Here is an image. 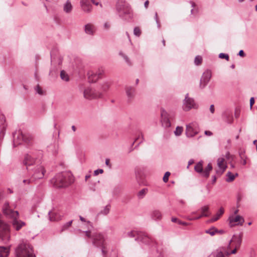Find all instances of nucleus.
Masks as SVG:
<instances>
[{
    "label": "nucleus",
    "instance_id": "f257e3e1",
    "mask_svg": "<svg viewBox=\"0 0 257 257\" xmlns=\"http://www.w3.org/2000/svg\"><path fill=\"white\" fill-rule=\"evenodd\" d=\"M74 181L72 174L70 172H63L55 175L51 180L50 183L56 188L66 187Z\"/></svg>",
    "mask_w": 257,
    "mask_h": 257
},
{
    "label": "nucleus",
    "instance_id": "f03ea898",
    "mask_svg": "<svg viewBox=\"0 0 257 257\" xmlns=\"http://www.w3.org/2000/svg\"><path fill=\"white\" fill-rule=\"evenodd\" d=\"M3 211L5 215L7 217L12 218V225L15 229L18 231L23 226H25L26 223L20 220H19V212L18 211H14L11 208L9 203L6 202L3 207Z\"/></svg>",
    "mask_w": 257,
    "mask_h": 257
},
{
    "label": "nucleus",
    "instance_id": "7ed1b4c3",
    "mask_svg": "<svg viewBox=\"0 0 257 257\" xmlns=\"http://www.w3.org/2000/svg\"><path fill=\"white\" fill-rule=\"evenodd\" d=\"M125 237H135V240L138 241L142 245L143 244L153 246L155 242L153 238L149 237L146 233L137 230H132L127 232L125 234Z\"/></svg>",
    "mask_w": 257,
    "mask_h": 257
},
{
    "label": "nucleus",
    "instance_id": "20e7f679",
    "mask_svg": "<svg viewBox=\"0 0 257 257\" xmlns=\"http://www.w3.org/2000/svg\"><path fill=\"white\" fill-rule=\"evenodd\" d=\"M42 153L40 151L30 152L27 154L23 160V164L26 166L28 171L30 172L31 168L40 163Z\"/></svg>",
    "mask_w": 257,
    "mask_h": 257
},
{
    "label": "nucleus",
    "instance_id": "39448f33",
    "mask_svg": "<svg viewBox=\"0 0 257 257\" xmlns=\"http://www.w3.org/2000/svg\"><path fill=\"white\" fill-rule=\"evenodd\" d=\"M85 235L89 238H92L93 244L96 247L101 248V252L103 255L107 253L106 243L105 241L104 236L101 233H93L92 237L90 231H85Z\"/></svg>",
    "mask_w": 257,
    "mask_h": 257
},
{
    "label": "nucleus",
    "instance_id": "423d86ee",
    "mask_svg": "<svg viewBox=\"0 0 257 257\" xmlns=\"http://www.w3.org/2000/svg\"><path fill=\"white\" fill-rule=\"evenodd\" d=\"M16 257H35L32 246L29 243L22 242L16 249Z\"/></svg>",
    "mask_w": 257,
    "mask_h": 257
},
{
    "label": "nucleus",
    "instance_id": "0eeeda50",
    "mask_svg": "<svg viewBox=\"0 0 257 257\" xmlns=\"http://www.w3.org/2000/svg\"><path fill=\"white\" fill-rule=\"evenodd\" d=\"M13 138L14 147H16L23 143L27 145L31 144L33 140V137L31 135H24L20 131L13 133Z\"/></svg>",
    "mask_w": 257,
    "mask_h": 257
},
{
    "label": "nucleus",
    "instance_id": "6e6552de",
    "mask_svg": "<svg viewBox=\"0 0 257 257\" xmlns=\"http://www.w3.org/2000/svg\"><path fill=\"white\" fill-rule=\"evenodd\" d=\"M117 9L119 13V16L124 19L130 20L133 18L132 10L130 6L127 4H118Z\"/></svg>",
    "mask_w": 257,
    "mask_h": 257
},
{
    "label": "nucleus",
    "instance_id": "1a4fd4ad",
    "mask_svg": "<svg viewBox=\"0 0 257 257\" xmlns=\"http://www.w3.org/2000/svg\"><path fill=\"white\" fill-rule=\"evenodd\" d=\"M83 96L88 99H97L103 97L102 92H100L98 89L91 87H86L83 91Z\"/></svg>",
    "mask_w": 257,
    "mask_h": 257
},
{
    "label": "nucleus",
    "instance_id": "9d476101",
    "mask_svg": "<svg viewBox=\"0 0 257 257\" xmlns=\"http://www.w3.org/2000/svg\"><path fill=\"white\" fill-rule=\"evenodd\" d=\"M31 171H32V172L30 173L32 175V179L34 180L42 179L46 172L44 166L40 163L35 165L33 168H31Z\"/></svg>",
    "mask_w": 257,
    "mask_h": 257
},
{
    "label": "nucleus",
    "instance_id": "9b49d317",
    "mask_svg": "<svg viewBox=\"0 0 257 257\" xmlns=\"http://www.w3.org/2000/svg\"><path fill=\"white\" fill-rule=\"evenodd\" d=\"M200 132L199 124L196 122H192L186 125L185 134L187 138H192Z\"/></svg>",
    "mask_w": 257,
    "mask_h": 257
},
{
    "label": "nucleus",
    "instance_id": "f8f14e48",
    "mask_svg": "<svg viewBox=\"0 0 257 257\" xmlns=\"http://www.w3.org/2000/svg\"><path fill=\"white\" fill-rule=\"evenodd\" d=\"M200 210L201 212V214L196 217H192V215L196 213V212H191L190 215L187 216L186 218L189 220H194L200 219L202 217H208L210 215V212L209 211V207L208 206H204L202 207Z\"/></svg>",
    "mask_w": 257,
    "mask_h": 257
},
{
    "label": "nucleus",
    "instance_id": "ddd939ff",
    "mask_svg": "<svg viewBox=\"0 0 257 257\" xmlns=\"http://www.w3.org/2000/svg\"><path fill=\"white\" fill-rule=\"evenodd\" d=\"M104 73L103 69H98L96 71L90 70L87 73L88 79L89 82H95Z\"/></svg>",
    "mask_w": 257,
    "mask_h": 257
},
{
    "label": "nucleus",
    "instance_id": "4468645a",
    "mask_svg": "<svg viewBox=\"0 0 257 257\" xmlns=\"http://www.w3.org/2000/svg\"><path fill=\"white\" fill-rule=\"evenodd\" d=\"M228 221L229 226L232 227L236 225H242L244 219L240 215H231L228 218Z\"/></svg>",
    "mask_w": 257,
    "mask_h": 257
},
{
    "label": "nucleus",
    "instance_id": "2eb2a0df",
    "mask_svg": "<svg viewBox=\"0 0 257 257\" xmlns=\"http://www.w3.org/2000/svg\"><path fill=\"white\" fill-rule=\"evenodd\" d=\"M183 109L184 111H187L195 107V103L194 100L191 97H189V94L187 93L185 96V98L183 100Z\"/></svg>",
    "mask_w": 257,
    "mask_h": 257
},
{
    "label": "nucleus",
    "instance_id": "dca6fc26",
    "mask_svg": "<svg viewBox=\"0 0 257 257\" xmlns=\"http://www.w3.org/2000/svg\"><path fill=\"white\" fill-rule=\"evenodd\" d=\"M211 71L210 70H206L202 74L200 81V87L204 88L208 84L211 77Z\"/></svg>",
    "mask_w": 257,
    "mask_h": 257
},
{
    "label": "nucleus",
    "instance_id": "f3484780",
    "mask_svg": "<svg viewBox=\"0 0 257 257\" xmlns=\"http://www.w3.org/2000/svg\"><path fill=\"white\" fill-rule=\"evenodd\" d=\"M227 248L226 247L220 246L214 250L210 254L212 257H226L228 256Z\"/></svg>",
    "mask_w": 257,
    "mask_h": 257
},
{
    "label": "nucleus",
    "instance_id": "a211bd4d",
    "mask_svg": "<svg viewBox=\"0 0 257 257\" xmlns=\"http://www.w3.org/2000/svg\"><path fill=\"white\" fill-rule=\"evenodd\" d=\"M161 122L163 126L165 127H169L171 126V122L170 121V117L168 113L163 108L161 109Z\"/></svg>",
    "mask_w": 257,
    "mask_h": 257
},
{
    "label": "nucleus",
    "instance_id": "6ab92c4d",
    "mask_svg": "<svg viewBox=\"0 0 257 257\" xmlns=\"http://www.w3.org/2000/svg\"><path fill=\"white\" fill-rule=\"evenodd\" d=\"M233 242V245L236 248H239L242 242V236L240 234L233 235L232 238L229 240L227 248L228 249L231 247V243Z\"/></svg>",
    "mask_w": 257,
    "mask_h": 257
},
{
    "label": "nucleus",
    "instance_id": "aec40b11",
    "mask_svg": "<svg viewBox=\"0 0 257 257\" xmlns=\"http://www.w3.org/2000/svg\"><path fill=\"white\" fill-rule=\"evenodd\" d=\"M5 117L3 114L0 115V127L1 130L0 132V140L3 139L5 134V130L6 125L5 124Z\"/></svg>",
    "mask_w": 257,
    "mask_h": 257
},
{
    "label": "nucleus",
    "instance_id": "412c9836",
    "mask_svg": "<svg viewBox=\"0 0 257 257\" xmlns=\"http://www.w3.org/2000/svg\"><path fill=\"white\" fill-rule=\"evenodd\" d=\"M217 166L218 168L221 170V173L224 172L227 168L226 163L225 161V159L223 157H220L217 159Z\"/></svg>",
    "mask_w": 257,
    "mask_h": 257
},
{
    "label": "nucleus",
    "instance_id": "4be33fe9",
    "mask_svg": "<svg viewBox=\"0 0 257 257\" xmlns=\"http://www.w3.org/2000/svg\"><path fill=\"white\" fill-rule=\"evenodd\" d=\"M126 94L129 100H132L135 94V89L132 86H126L125 87Z\"/></svg>",
    "mask_w": 257,
    "mask_h": 257
},
{
    "label": "nucleus",
    "instance_id": "5701e85b",
    "mask_svg": "<svg viewBox=\"0 0 257 257\" xmlns=\"http://www.w3.org/2000/svg\"><path fill=\"white\" fill-rule=\"evenodd\" d=\"M152 218L155 220H160L162 219V214L159 210H154L151 213Z\"/></svg>",
    "mask_w": 257,
    "mask_h": 257
},
{
    "label": "nucleus",
    "instance_id": "b1692460",
    "mask_svg": "<svg viewBox=\"0 0 257 257\" xmlns=\"http://www.w3.org/2000/svg\"><path fill=\"white\" fill-rule=\"evenodd\" d=\"M84 31L86 34L93 35L95 31V27L91 24H87L84 26Z\"/></svg>",
    "mask_w": 257,
    "mask_h": 257
},
{
    "label": "nucleus",
    "instance_id": "393cba45",
    "mask_svg": "<svg viewBox=\"0 0 257 257\" xmlns=\"http://www.w3.org/2000/svg\"><path fill=\"white\" fill-rule=\"evenodd\" d=\"M73 9V6L70 1L68 0L63 6V11L66 13H70Z\"/></svg>",
    "mask_w": 257,
    "mask_h": 257
},
{
    "label": "nucleus",
    "instance_id": "a878e982",
    "mask_svg": "<svg viewBox=\"0 0 257 257\" xmlns=\"http://www.w3.org/2000/svg\"><path fill=\"white\" fill-rule=\"evenodd\" d=\"M9 253V247L0 246V257H7Z\"/></svg>",
    "mask_w": 257,
    "mask_h": 257
},
{
    "label": "nucleus",
    "instance_id": "bb28decb",
    "mask_svg": "<svg viewBox=\"0 0 257 257\" xmlns=\"http://www.w3.org/2000/svg\"><path fill=\"white\" fill-rule=\"evenodd\" d=\"M110 86V84L108 82H106L103 83L102 84L100 85L98 88V90H99L100 92H102L103 96L104 95V93L106 92L109 89Z\"/></svg>",
    "mask_w": 257,
    "mask_h": 257
},
{
    "label": "nucleus",
    "instance_id": "cd10ccee",
    "mask_svg": "<svg viewBox=\"0 0 257 257\" xmlns=\"http://www.w3.org/2000/svg\"><path fill=\"white\" fill-rule=\"evenodd\" d=\"M194 170L199 173H201L203 176V162L202 161L199 162L194 167Z\"/></svg>",
    "mask_w": 257,
    "mask_h": 257
},
{
    "label": "nucleus",
    "instance_id": "c85d7f7f",
    "mask_svg": "<svg viewBox=\"0 0 257 257\" xmlns=\"http://www.w3.org/2000/svg\"><path fill=\"white\" fill-rule=\"evenodd\" d=\"M48 215L50 221H55L60 219V216L55 212L49 211Z\"/></svg>",
    "mask_w": 257,
    "mask_h": 257
},
{
    "label": "nucleus",
    "instance_id": "c756f323",
    "mask_svg": "<svg viewBox=\"0 0 257 257\" xmlns=\"http://www.w3.org/2000/svg\"><path fill=\"white\" fill-rule=\"evenodd\" d=\"M223 209L222 208H220L218 211L216 213L215 216L211 219V222H214L220 218V217L223 214Z\"/></svg>",
    "mask_w": 257,
    "mask_h": 257
},
{
    "label": "nucleus",
    "instance_id": "7c9ffc66",
    "mask_svg": "<svg viewBox=\"0 0 257 257\" xmlns=\"http://www.w3.org/2000/svg\"><path fill=\"white\" fill-rule=\"evenodd\" d=\"M227 178L226 179V181L227 182H232L236 176H238L237 173H235L234 175L232 174L231 172H228L226 175Z\"/></svg>",
    "mask_w": 257,
    "mask_h": 257
},
{
    "label": "nucleus",
    "instance_id": "2f4dec72",
    "mask_svg": "<svg viewBox=\"0 0 257 257\" xmlns=\"http://www.w3.org/2000/svg\"><path fill=\"white\" fill-rule=\"evenodd\" d=\"M82 10L86 13H90L92 10V6L87 3H81Z\"/></svg>",
    "mask_w": 257,
    "mask_h": 257
},
{
    "label": "nucleus",
    "instance_id": "473e14b6",
    "mask_svg": "<svg viewBox=\"0 0 257 257\" xmlns=\"http://www.w3.org/2000/svg\"><path fill=\"white\" fill-rule=\"evenodd\" d=\"M212 169V165L210 163H209L206 167V168L204 170H203V176L205 177L206 178H207L209 176L210 171Z\"/></svg>",
    "mask_w": 257,
    "mask_h": 257
},
{
    "label": "nucleus",
    "instance_id": "72a5a7b5",
    "mask_svg": "<svg viewBox=\"0 0 257 257\" xmlns=\"http://www.w3.org/2000/svg\"><path fill=\"white\" fill-rule=\"evenodd\" d=\"M110 209V205H107L99 212V214H102L104 215H107L109 212Z\"/></svg>",
    "mask_w": 257,
    "mask_h": 257
},
{
    "label": "nucleus",
    "instance_id": "f704fd0d",
    "mask_svg": "<svg viewBox=\"0 0 257 257\" xmlns=\"http://www.w3.org/2000/svg\"><path fill=\"white\" fill-rule=\"evenodd\" d=\"M218 230L215 228V227H212L209 229H207L205 230V233L210 234L211 236L214 235L216 233H217Z\"/></svg>",
    "mask_w": 257,
    "mask_h": 257
},
{
    "label": "nucleus",
    "instance_id": "c9c22d12",
    "mask_svg": "<svg viewBox=\"0 0 257 257\" xmlns=\"http://www.w3.org/2000/svg\"><path fill=\"white\" fill-rule=\"evenodd\" d=\"M60 77L62 80L65 81H68L69 80V77L67 74L64 70H62L61 71Z\"/></svg>",
    "mask_w": 257,
    "mask_h": 257
},
{
    "label": "nucleus",
    "instance_id": "e433bc0d",
    "mask_svg": "<svg viewBox=\"0 0 257 257\" xmlns=\"http://www.w3.org/2000/svg\"><path fill=\"white\" fill-rule=\"evenodd\" d=\"M183 130L182 126H177L176 130L174 132V134L176 136H179L181 135Z\"/></svg>",
    "mask_w": 257,
    "mask_h": 257
},
{
    "label": "nucleus",
    "instance_id": "4c0bfd02",
    "mask_svg": "<svg viewBox=\"0 0 257 257\" xmlns=\"http://www.w3.org/2000/svg\"><path fill=\"white\" fill-rule=\"evenodd\" d=\"M119 55L124 59L127 65H131V62L127 56L124 54L122 52H120Z\"/></svg>",
    "mask_w": 257,
    "mask_h": 257
},
{
    "label": "nucleus",
    "instance_id": "58836bf2",
    "mask_svg": "<svg viewBox=\"0 0 257 257\" xmlns=\"http://www.w3.org/2000/svg\"><path fill=\"white\" fill-rule=\"evenodd\" d=\"M35 90L36 92L40 95H43L45 93L44 91L41 89L39 84H38L36 86V87L35 88Z\"/></svg>",
    "mask_w": 257,
    "mask_h": 257
},
{
    "label": "nucleus",
    "instance_id": "ea45409f",
    "mask_svg": "<svg viewBox=\"0 0 257 257\" xmlns=\"http://www.w3.org/2000/svg\"><path fill=\"white\" fill-rule=\"evenodd\" d=\"M202 57L200 56H197L195 58L194 63L196 65H200L202 62Z\"/></svg>",
    "mask_w": 257,
    "mask_h": 257
},
{
    "label": "nucleus",
    "instance_id": "a19ab883",
    "mask_svg": "<svg viewBox=\"0 0 257 257\" xmlns=\"http://www.w3.org/2000/svg\"><path fill=\"white\" fill-rule=\"evenodd\" d=\"M134 34L135 36L137 37H139L141 34V31L140 28L138 27H136L134 29Z\"/></svg>",
    "mask_w": 257,
    "mask_h": 257
},
{
    "label": "nucleus",
    "instance_id": "79ce46f5",
    "mask_svg": "<svg viewBox=\"0 0 257 257\" xmlns=\"http://www.w3.org/2000/svg\"><path fill=\"white\" fill-rule=\"evenodd\" d=\"M147 189H143L142 190H141L140 191H139V192L138 193V197L140 198H142L144 197V195H145V194L146 193V192H147Z\"/></svg>",
    "mask_w": 257,
    "mask_h": 257
},
{
    "label": "nucleus",
    "instance_id": "37998d69",
    "mask_svg": "<svg viewBox=\"0 0 257 257\" xmlns=\"http://www.w3.org/2000/svg\"><path fill=\"white\" fill-rule=\"evenodd\" d=\"M170 173L169 172H166L163 177V181L165 183L167 182L169 180V177L170 175Z\"/></svg>",
    "mask_w": 257,
    "mask_h": 257
},
{
    "label": "nucleus",
    "instance_id": "c03bdc74",
    "mask_svg": "<svg viewBox=\"0 0 257 257\" xmlns=\"http://www.w3.org/2000/svg\"><path fill=\"white\" fill-rule=\"evenodd\" d=\"M219 58L221 59H225L227 61L229 60V56L225 53H220L219 54Z\"/></svg>",
    "mask_w": 257,
    "mask_h": 257
},
{
    "label": "nucleus",
    "instance_id": "a18cd8bd",
    "mask_svg": "<svg viewBox=\"0 0 257 257\" xmlns=\"http://www.w3.org/2000/svg\"><path fill=\"white\" fill-rule=\"evenodd\" d=\"M72 220H71L69 222H68L67 223H66L63 227V230L64 229H67V228H68L69 226H70L72 224Z\"/></svg>",
    "mask_w": 257,
    "mask_h": 257
},
{
    "label": "nucleus",
    "instance_id": "49530a36",
    "mask_svg": "<svg viewBox=\"0 0 257 257\" xmlns=\"http://www.w3.org/2000/svg\"><path fill=\"white\" fill-rule=\"evenodd\" d=\"M256 255V252L254 249L251 248L249 252V257H254Z\"/></svg>",
    "mask_w": 257,
    "mask_h": 257
},
{
    "label": "nucleus",
    "instance_id": "de8ad7c7",
    "mask_svg": "<svg viewBox=\"0 0 257 257\" xmlns=\"http://www.w3.org/2000/svg\"><path fill=\"white\" fill-rule=\"evenodd\" d=\"M103 172V170L102 169H97V170H96L94 171V176H97L98 175L99 173L101 174Z\"/></svg>",
    "mask_w": 257,
    "mask_h": 257
},
{
    "label": "nucleus",
    "instance_id": "09e8293b",
    "mask_svg": "<svg viewBox=\"0 0 257 257\" xmlns=\"http://www.w3.org/2000/svg\"><path fill=\"white\" fill-rule=\"evenodd\" d=\"M155 19L156 22V23H157V24L158 27L159 28H160L161 25H160V22H159V19H158V15H157V13H155Z\"/></svg>",
    "mask_w": 257,
    "mask_h": 257
},
{
    "label": "nucleus",
    "instance_id": "8fccbe9b",
    "mask_svg": "<svg viewBox=\"0 0 257 257\" xmlns=\"http://www.w3.org/2000/svg\"><path fill=\"white\" fill-rule=\"evenodd\" d=\"M238 248H236L235 247H234V248L231 251H229L227 250V252L229 253L228 254V256L231 254H235L236 253V251H237V249H238Z\"/></svg>",
    "mask_w": 257,
    "mask_h": 257
},
{
    "label": "nucleus",
    "instance_id": "3c124183",
    "mask_svg": "<svg viewBox=\"0 0 257 257\" xmlns=\"http://www.w3.org/2000/svg\"><path fill=\"white\" fill-rule=\"evenodd\" d=\"M250 103V108L251 109L252 107V105L254 103V97H251L249 101Z\"/></svg>",
    "mask_w": 257,
    "mask_h": 257
},
{
    "label": "nucleus",
    "instance_id": "603ef678",
    "mask_svg": "<svg viewBox=\"0 0 257 257\" xmlns=\"http://www.w3.org/2000/svg\"><path fill=\"white\" fill-rule=\"evenodd\" d=\"M178 224H180V225H188L189 224L188 223H187L186 222L182 221L180 220H178Z\"/></svg>",
    "mask_w": 257,
    "mask_h": 257
},
{
    "label": "nucleus",
    "instance_id": "864d4df0",
    "mask_svg": "<svg viewBox=\"0 0 257 257\" xmlns=\"http://www.w3.org/2000/svg\"><path fill=\"white\" fill-rule=\"evenodd\" d=\"M32 180H34L33 179H25L23 180V182L25 184H29L31 183V182L32 181Z\"/></svg>",
    "mask_w": 257,
    "mask_h": 257
},
{
    "label": "nucleus",
    "instance_id": "5fc2aeb1",
    "mask_svg": "<svg viewBox=\"0 0 257 257\" xmlns=\"http://www.w3.org/2000/svg\"><path fill=\"white\" fill-rule=\"evenodd\" d=\"M141 138L142 140H141V141L140 142V143H141L142 142H143V141L144 140V136L142 133L141 134V135L139 136L138 137V138L136 139L135 142L137 141V140H139Z\"/></svg>",
    "mask_w": 257,
    "mask_h": 257
},
{
    "label": "nucleus",
    "instance_id": "6e6d98bb",
    "mask_svg": "<svg viewBox=\"0 0 257 257\" xmlns=\"http://www.w3.org/2000/svg\"><path fill=\"white\" fill-rule=\"evenodd\" d=\"M238 55L240 57H244L245 54L242 50H241L239 51Z\"/></svg>",
    "mask_w": 257,
    "mask_h": 257
},
{
    "label": "nucleus",
    "instance_id": "4d7b16f0",
    "mask_svg": "<svg viewBox=\"0 0 257 257\" xmlns=\"http://www.w3.org/2000/svg\"><path fill=\"white\" fill-rule=\"evenodd\" d=\"M225 157L227 159L230 160L232 158V156L230 154L229 152H227L225 154Z\"/></svg>",
    "mask_w": 257,
    "mask_h": 257
},
{
    "label": "nucleus",
    "instance_id": "13d9d810",
    "mask_svg": "<svg viewBox=\"0 0 257 257\" xmlns=\"http://www.w3.org/2000/svg\"><path fill=\"white\" fill-rule=\"evenodd\" d=\"M209 109L212 113H213L214 112L215 108L213 104L210 105Z\"/></svg>",
    "mask_w": 257,
    "mask_h": 257
},
{
    "label": "nucleus",
    "instance_id": "bf43d9fd",
    "mask_svg": "<svg viewBox=\"0 0 257 257\" xmlns=\"http://www.w3.org/2000/svg\"><path fill=\"white\" fill-rule=\"evenodd\" d=\"M194 160L193 159H190L189 161H188V165L187 167V168H189V166L193 164L194 163Z\"/></svg>",
    "mask_w": 257,
    "mask_h": 257
},
{
    "label": "nucleus",
    "instance_id": "052dcab7",
    "mask_svg": "<svg viewBox=\"0 0 257 257\" xmlns=\"http://www.w3.org/2000/svg\"><path fill=\"white\" fill-rule=\"evenodd\" d=\"M204 134L207 135V136H210L212 135V132H211L210 131H205V132H204Z\"/></svg>",
    "mask_w": 257,
    "mask_h": 257
},
{
    "label": "nucleus",
    "instance_id": "680f3d73",
    "mask_svg": "<svg viewBox=\"0 0 257 257\" xmlns=\"http://www.w3.org/2000/svg\"><path fill=\"white\" fill-rule=\"evenodd\" d=\"M105 164L109 167H111V165L109 164V160L108 159H106L105 160Z\"/></svg>",
    "mask_w": 257,
    "mask_h": 257
},
{
    "label": "nucleus",
    "instance_id": "e2e57ef3",
    "mask_svg": "<svg viewBox=\"0 0 257 257\" xmlns=\"http://www.w3.org/2000/svg\"><path fill=\"white\" fill-rule=\"evenodd\" d=\"M178 219L176 217H172L171 221L173 222H177L178 223Z\"/></svg>",
    "mask_w": 257,
    "mask_h": 257
},
{
    "label": "nucleus",
    "instance_id": "0e129e2a",
    "mask_svg": "<svg viewBox=\"0 0 257 257\" xmlns=\"http://www.w3.org/2000/svg\"><path fill=\"white\" fill-rule=\"evenodd\" d=\"M149 2L148 1H146L145 2V4H144V6L146 8H148V6H149Z\"/></svg>",
    "mask_w": 257,
    "mask_h": 257
},
{
    "label": "nucleus",
    "instance_id": "69168bd1",
    "mask_svg": "<svg viewBox=\"0 0 257 257\" xmlns=\"http://www.w3.org/2000/svg\"><path fill=\"white\" fill-rule=\"evenodd\" d=\"M87 223L88 224V229H90V228L92 227V224L90 221H87Z\"/></svg>",
    "mask_w": 257,
    "mask_h": 257
},
{
    "label": "nucleus",
    "instance_id": "338daca9",
    "mask_svg": "<svg viewBox=\"0 0 257 257\" xmlns=\"http://www.w3.org/2000/svg\"><path fill=\"white\" fill-rule=\"evenodd\" d=\"M104 27L105 28V29H108L109 28V25L108 23H105L104 24Z\"/></svg>",
    "mask_w": 257,
    "mask_h": 257
},
{
    "label": "nucleus",
    "instance_id": "774afa93",
    "mask_svg": "<svg viewBox=\"0 0 257 257\" xmlns=\"http://www.w3.org/2000/svg\"><path fill=\"white\" fill-rule=\"evenodd\" d=\"M79 218L81 221L86 222L85 218L84 217H83L82 216H79Z\"/></svg>",
    "mask_w": 257,
    "mask_h": 257
}]
</instances>
